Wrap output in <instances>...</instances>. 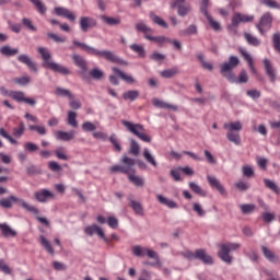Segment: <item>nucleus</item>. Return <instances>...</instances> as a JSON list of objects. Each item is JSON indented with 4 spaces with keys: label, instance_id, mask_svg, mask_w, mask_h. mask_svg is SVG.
I'll return each instance as SVG.
<instances>
[{
    "label": "nucleus",
    "instance_id": "nucleus-1",
    "mask_svg": "<svg viewBox=\"0 0 280 280\" xmlns=\"http://www.w3.org/2000/svg\"><path fill=\"white\" fill-rule=\"evenodd\" d=\"M240 66V58L237 56H230L229 60L220 66V73L231 84H246L248 82V72L241 70L238 77L235 75L233 69Z\"/></svg>",
    "mask_w": 280,
    "mask_h": 280
},
{
    "label": "nucleus",
    "instance_id": "nucleus-2",
    "mask_svg": "<svg viewBox=\"0 0 280 280\" xmlns=\"http://www.w3.org/2000/svg\"><path fill=\"white\" fill-rule=\"evenodd\" d=\"M72 45L70 49H75V47H79V49H82V51H85L89 56H95L96 58H104V60H107V62H113L114 65H122V67H128V61L117 57L113 51L110 50H100L95 47L89 46L85 43H81L78 39L72 40Z\"/></svg>",
    "mask_w": 280,
    "mask_h": 280
},
{
    "label": "nucleus",
    "instance_id": "nucleus-3",
    "mask_svg": "<svg viewBox=\"0 0 280 280\" xmlns=\"http://www.w3.org/2000/svg\"><path fill=\"white\" fill-rule=\"evenodd\" d=\"M38 54H40L44 62L43 67L45 69H50V71H54L55 73H60L61 75H70L71 70L65 66H60L59 63H56L54 61H50L51 54L47 51V48L39 47L37 49Z\"/></svg>",
    "mask_w": 280,
    "mask_h": 280
},
{
    "label": "nucleus",
    "instance_id": "nucleus-4",
    "mask_svg": "<svg viewBox=\"0 0 280 280\" xmlns=\"http://www.w3.org/2000/svg\"><path fill=\"white\" fill-rule=\"evenodd\" d=\"M18 202L22 209H25V211H28V213H33L34 215H38L40 211L35 206H30L24 199H21L14 195H11L7 198L0 199V207L2 209H12V203Z\"/></svg>",
    "mask_w": 280,
    "mask_h": 280
},
{
    "label": "nucleus",
    "instance_id": "nucleus-5",
    "mask_svg": "<svg viewBox=\"0 0 280 280\" xmlns=\"http://www.w3.org/2000/svg\"><path fill=\"white\" fill-rule=\"evenodd\" d=\"M131 253L135 257H148L149 259H154L155 262L143 261V266H156L161 268V259L159 258V254L148 247H141L139 245H135L131 247Z\"/></svg>",
    "mask_w": 280,
    "mask_h": 280
},
{
    "label": "nucleus",
    "instance_id": "nucleus-6",
    "mask_svg": "<svg viewBox=\"0 0 280 280\" xmlns=\"http://www.w3.org/2000/svg\"><path fill=\"white\" fill-rule=\"evenodd\" d=\"M136 164L137 161H135V159L129 158L128 155H122L120 159V165H113L109 167V171L112 174H117V172H119L120 174H127V176H130L131 174L137 173V170H135Z\"/></svg>",
    "mask_w": 280,
    "mask_h": 280
},
{
    "label": "nucleus",
    "instance_id": "nucleus-7",
    "mask_svg": "<svg viewBox=\"0 0 280 280\" xmlns=\"http://www.w3.org/2000/svg\"><path fill=\"white\" fill-rule=\"evenodd\" d=\"M120 124L126 127L128 132H131V135H135L140 139V141H143L144 143H152V138L145 133V128L141 124H132L128 120H121Z\"/></svg>",
    "mask_w": 280,
    "mask_h": 280
},
{
    "label": "nucleus",
    "instance_id": "nucleus-8",
    "mask_svg": "<svg viewBox=\"0 0 280 280\" xmlns=\"http://www.w3.org/2000/svg\"><path fill=\"white\" fill-rule=\"evenodd\" d=\"M242 245L240 243H226L219 245L218 257H220L225 264H233V257L230 253L233 250H238Z\"/></svg>",
    "mask_w": 280,
    "mask_h": 280
},
{
    "label": "nucleus",
    "instance_id": "nucleus-9",
    "mask_svg": "<svg viewBox=\"0 0 280 280\" xmlns=\"http://www.w3.org/2000/svg\"><path fill=\"white\" fill-rule=\"evenodd\" d=\"M272 13L266 12L260 16L258 23H256V28L258 30L259 34L264 36L268 30L272 27Z\"/></svg>",
    "mask_w": 280,
    "mask_h": 280
},
{
    "label": "nucleus",
    "instance_id": "nucleus-10",
    "mask_svg": "<svg viewBox=\"0 0 280 280\" xmlns=\"http://www.w3.org/2000/svg\"><path fill=\"white\" fill-rule=\"evenodd\" d=\"M72 60L75 67H79L80 74L83 80H86V72L89 71V63L86 62V59L80 55H72Z\"/></svg>",
    "mask_w": 280,
    "mask_h": 280
},
{
    "label": "nucleus",
    "instance_id": "nucleus-11",
    "mask_svg": "<svg viewBox=\"0 0 280 280\" xmlns=\"http://www.w3.org/2000/svg\"><path fill=\"white\" fill-rule=\"evenodd\" d=\"M9 97L19 103L24 102V104H28V106H36V100L25 97L24 92L11 91Z\"/></svg>",
    "mask_w": 280,
    "mask_h": 280
},
{
    "label": "nucleus",
    "instance_id": "nucleus-12",
    "mask_svg": "<svg viewBox=\"0 0 280 280\" xmlns=\"http://www.w3.org/2000/svg\"><path fill=\"white\" fill-rule=\"evenodd\" d=\"M79 25L81 31L86 33L89 30H93V27L97 25V20L91 16H81L79 20Z\"/></svg>",
    "mask_w": 280,
    "mask_h": 280
},
{
    "label": "nucleus",
    "instance_id": "nucleus-13",
    "mask_svg": "<svg viewBox=\"0 0 280 280\" xmlns=\"http://www.w3.org/2000/svg\"><path fill=\"white\" fill-rule=\"evenodd\" d=\"M253 21H255L254 15H245L240 12H236L232 16V27H237L240 23H253Z\"/></svg>",
    "mask_w": 280,
    "mask_h": 280
},
{
    "label": "nucleus",
    "instance_id": "nucleus-14",
    "mask_svg": "<svg viewBox=\"0 0 280 280\" xmlns=\"http://www.w3.org/2000/svg\"><path fill=\"white\" fill-rule=\"evenodd\" d=\"M54 13L57 16H63V19H68V21H71V23H75V14L71 12V10L65 8V7H57L54 9Z\"/></svg>",
    "mask_w": 280,
    "mask_h": 280
},
{
    "label": "nucleus",
    "instance_id": "nucleus-15",
    "mask_svg": "<svg viewBox=\"0 0 280 280\" xmlns=\"http://www.w3.org/2000/svg\"><path fill=\"white\" fill-rule=\"evenodd\" d=\"M34 198L37 200V202H47V200H54L56 195H54V192L49 191L48 189H42L34 192Z\"/></svg>",
    "mask_w": 280,
    "mask_h": 280
},
{
    "label": "nucleus",
    "instance_id": "nucleus-16",
    "mask_svg": "<svg viewBox=\"0 0 280 280\" xmlns=\"http://www.w3.org/2000/svg\"><path fill=\"white\" fill-rule=\"evenodd\" d=\"M199 261H202L205 266H212L213 264V257L211 255L207 254V250L203 248L196 249V258Z\"/></svg>",
    "mask_w": 280,
    "mask_h": 280
},
{
    "label": "nucleus",
    "instance_id": "nucleus-17",
    "mask_svg": "<svg viewBox=\"0 0 280 280\" xmlns=\"http://www.w3.org/2000/svg\"><path fill=\"white\" fill-rule=\"evenodd\" d=\"M207 180H208L210 187H212V189H215L217 191H219V194H221V196H226V189L219 182L218 178H215L214 176L208 175Z\"/></svg>",
    "mask_w": 280,
    "mask_h": 280
},
{
    "label": "nucleus",
    "instance_id": "nucleus-18",
    "mask_svg": "<svg viewBox=\"0 0 280 280\" xmlns=\"http://www.w3.org/2000/svg\"><path fill=\"white\" fill-rule=\"evenodd\" d=\"M238 54H241L242 58H244V60L247 62L250 73L257 75V69L255 68L250 54H248L244 48H238Z\"/></svg>",
    "mask_w": 280,
    "mask_h": 280
},
{
    "label": "nucleus",
    "instance_id": "nucleus-19",
    "mask_svg": "<svg viewBox=\"0 0 280 280\" xmlns=\"http://www.w3.org/2000/svg\"><path fill=\"white\" fill-rule=\"evenodd\" d=\"M19 62H22V65H26V67L30 69V71H33L34 73L38 72V67H36V63L33 62L32 58L27 55H20L18 56Z\"/></svg>",
    "mask_w": 280,
    "mask_h": 280
},
{
    "label": "nucleus",
    "instance_id": "nucleus-20",
    "mask_svg": "<svg viewBox=\"0 0 280 280\" xmlns=\"http://www.w3.org/2000/svg\"><path fill=\"white\" fill-rule=\"evenodd\" d=\"M55 137L58 141H73L75 137V131L70 130V131H61L58 130L55 132Z\"/></svg>",
    "mask_w": 280,
    "mask_h": 280
},
{
    "label": "nucleus",
    "instance_id": "nucleus-21",
    "mask_svg": "<svg viewBox=\"0 0 280 280\" xmlns=\"http://www.w3.org/2000/svg\"><path fill=\"white\" fill-rule=\"evenodd\" d=\"M127 200L129 201V207L132 209V211H135L136 215H145L144 211H143V206L141 205V202L131 199L130 197L127 198Z\"/></svg>",
    "mask_w": 280,
    "mask_h": 280
},
{
    "label": "nucleus",
    "instance_id": "nucleus-22",
    "mask_svg": "<svg viewBox=\"0 0 280 280\" xmlns=\"http://www.w3.org/2000/svg\"><path fill=\"white\" fill-rule=\"evenodd\" d=\"M136 31L144 34V38L148 40V36H152L154 34V30L150 28L145 23L139 22L136 24Z\"/></svg>",
    "mask_w": 280,
    "mask_h": 280
},
{
    "label": "nucleus",
    "instance_id": "nucleus-23",
    "mask_svg": "<svg viewBox=\"0 0 280 280\" xmlns=\"http://www.w3.org/2000/svg\"><path fill=\"white\" fill-rule=\"evenodd\" d=\"M152 102H153V106H155V108H164V109L174 110V112L178 110V106L165 103L159 98H153Z\"/></svg>",
    "mask_w": 280,
    "mask_h": 280
},
{
    "label": "nucleus",
    "instance_id": "nucleus-24",
    "mask_svg": "<svg viewBox=\"0 0 280 280\" xmlns=\"http://www.w3.org/2000/svg\"><path fill=\"white\" fill-rule=\"evenodd\" d=\"M113 73H115L116 75H118V78H120L121 80H124V82H127V84H135V78H132V75H128L126 73H124V71L119 70V68H112Z\"/></svg>",
    "mask_w": 280,
    "mask_h": 280
},
{
    "label": "nucleus",
    "instance_id": "nucleus-25",
    "mask_svg": "<svg viewBox=\"0 0 280 280\" xmlns=\"http://www.w3.org/2000/svg\"><path fill=\"white\" fill-rule=\"evenodd\" d=\"M84 231H85L86 235L93 236L96 233V235H98V237H104V231L97 224L89 225L85 228Z\"/></svg>",
    "mask_w": 280,
    "mask_h": 280
},
{
    "label": "nucleus",
    "instance_id": "nucleus-26",
    "mask_svg": "<svg viewBox=\"0 0 280 280\" xmlns=\"http://www.w3.org/2000/svg\"><path fill=\"white\" fill-rule=\"evenodd\" d=\"M262 62H264L265 71L268 78L270 79V82H275V80H277V74H275V68H272V63L268 59H265Z\"/></svg>",
    "mask_w": 280,
    "mask_h": 280
},
{
    "label": "nucleus",
    "instance_id": "nucleus-27",
    "mask_svg": "<svg viewBox=\"0 0 280 280\" xmlns=\"http://www.w3.org/2000/svg\"><path fill=\"white\" fill-rule=\"evenodd\" d=\"M100 19L105 23V25H109L110 27L121 25V19L120 18H113V16H108V15H100Z\"/></svg>",
    "mask_w": 280,
    "mask_h": 280
},
{
    "label": "nucleus",
    "instance_id": "nucleus-28",
    "mask_svg": "<svg viewBox=\"0 0 280 280\" xmlns=\"http://www.w3.org/2000/svg\"><path fill=\"white\" fill-rule=\"evenodd\" d=\"M156 198L161 205H165L168 209H178V203H176V201L170 200L162 195H156Z\"/></svg>",
    "mask_w": 280,
    "mask_h": 280
},
{
    "label": "nucleus",
    "instance_id": "nucleus-29",
    "mask_svg": "<svg viewBox=\"0 0 280 280\" xmlns=\"http://www.w3.org/2000/svg\"><path fill=\"white\" fill-rule=\"evenodd\" d=\"M226 139L231 143H234L235 145L242 144V138L240 137V132L237 131H228Z\"/></svg>",
    "mask_w": 280,
    "mask_h": 280
},
{
    "label": "nucleus",
    "instance_id": "nucleus-30",
    "mask_svg": "<svg viewBox=\"0 0 280 280\" xmlns=\"http://www.w3.org/2000/svg\"><path fill=\"white\" fill-rule=\"evenodd\" d=\"M224 130H229V132H240L242 130V122L234 121V122H225L223 125Z\"/></svg>",
    "mask_w": 280,
    "mask_h": 280
},
{
    "label": "nucleus",
    "instance_id": "nucleus-31",
    "mask_svg": "<svg viewBox=\"0 0 280 280\" xmlns=\"http://www.w3.org/2000/svg\"><path fill=\"white\" fill-rule=\"evenodd\" d=\"M1 56H5L7 58H11L12 56H16L19 54L18 48H11L10 46H2L0 48Z\"/></svg>",
    "mask_w": 280,
    "mask_h": 280
},
{
    "label": "nucleus",
    "instance_id": "nucleus-32",
    "mask_svg": "<svg viewBox=\"0 0 280 280\" xmlns=\"http://www.w3.org/2000/svg\"><path fill=\"white\" fill-rule=\"evenodd\" d=\"M264 184L267 189H270V191H272L277 196H280V187L275 182L268 178H264Z\"/></svg>",
    "mask_w": 280,
    "mask_h": 280
},
{
    "label": "nucleus",
    "instance_id": "nucleus-33",
    "mask_svg": "<svg viewBox=\"0 0 280 280\" xmlns=\"http://www.w3.org/2000/svg\"><path fill=\"white\" fill-rule=\"evenodd\" d=\"M0 230L3 237H16V231L12 230L8 224L0 223Z\"/></svg>",
    "mask_w": 280,
    "mask_h": 280
},
{
    "label": "nucleus",
    "instance_id": "nucleus-34",
    "mask_svg": "<svg viewBox=\"0 0 280 280\" xmlns=\"http://www.w3.org/2000/svg\"><path fill=\"white\" fill-rule=\"evenodd\" d=\"M131 51L137 54L138 58H145V48L139 44H131L129 46Z\"/></svg>",
    "mask_w": 280,
    "mask_h": 280
},
{
    "label": "nucleus",
    "instance_id": "nucleus-35",
    "mask_svg": "<svg viewBox=\"0 0 280 280\" xmlns=\"http://www.w3.org/2000/svg\"><path fill=\"white\" fill-rule=\"evenodd\" d=\"M261 253L268 261H277V259H278L277 255H275V252L270 250V248H268L265 245L261 246Z\"/></svg>",
    "mask_w": 280,
    "mask_h": 280
},
{
    "label": "nucleus",
    "instance_id": "nucleus-36",
    "mask_svg": "<svg viewBox=\"0 0 280 280\" xmlns=\"http://www.w3.org/2000/svg\"><path fill=\"white\" fill-rule=\"evenodd\" d=\"M142 156L144 158L147 163H149L153 167H159V163H156V160L153 158L152 153H150V150L144 149L142 152Z\"/></svg>",
    "mask_w": 280,
    "mask_h": 280
},
{
    "label": "nucleus",
    "instance_id": "nucleus-37",
    "mask_svg": "<svg viewBox=\"0 0 280 280\" xmlns=\"http://www.w3.org/2000/svg\"><path fill=\"white\" fill-rule=\"evenodd\" d=\"M177 14L178 16H187V14H189L191 12V5L189 4H177Z\"/></svg>",
    "mask_w": 280,
    "mask_h": 280
},
{
    "label": "nucleus",
    "instance_id": "nucleus-38",
    "mask_svg": "<svg viewBox=\"0 0 280 280\" xmlns=\"http://www.w3.org/2000/svg\"><path fill=\"white\" fill-rule=\"evenodd\" d=\"M244 38L248 45H252V47H259V45H261V42L257 37L250 35V33H244Z\"/></svg>",
    "mask_w": 280,
    "mask_h": 280
},
{
    "label": "nucleus",
    "instance_id": "nucleus-39",
    "mask_svg": "<svg viewBox=\"0 0 280 280\" xmlns=\"http://www.w3.org/2000/svg\"><path fill=\"white\" fill-rule=\"evenodd\" d=\"M138 97H139V91L137 90H129L122 93V98L129 100V102H135V100H138Z\"/></svg>",
    "mask_w": 280,
    "mask_h": 280
},
{
    "label": "nucleus",
    "instance_id": "nucleus-40",
    "mask_svg": "<svg viewBox=\"0 0 280 280\" xmlns=\"http://www.w3.org/2000/svg\"><path fill=\"white\" fill-rule=\"evenodd\" d=\"M162 78H166L167 80L174 78V75H178V68H171L160 72Z\"/></svg>",
    "mask_w": 280,
    "mask_h": 280
},
{
    "label": "nucleus",
    "instance_id": "nucleus-41",
    "mask_svg": "<svg viewBox=\"0 0 280 280\" xmlns=\"http://www.w3.org/2000/svg\"><path fill=\"white\" fill-rule=\"evenodd\" d=\"M148 40H151L152 43H158L159 47H163V44L170 42V37L166 36H148Z\"/></svg>",
    "mask_w": 280,
    "mask_h": 280
},
{
    "label": "nucleus",
    "instance_id": "nucleus-42",
    "mask_svg": "<svg viewBox=\"0 0 280 280\" xmlns=\"http://www.w3.org/2000/svg\"><path fill=\"white\" fill-rule=\"evenodd\" d=\"M141 147H139V142L137 140L131 139L130 140V147H129V154H132V156H139V150Z\"/></svg>",
    "mask_w": 280,
    "mask_h": 280
},
{
    "label": "nucleus",
    "instance_id": "nucleus-43",
    "mask_svg": "<svg viewBox=\"0 0 280 280\" xmlns=\"http://www.w3.org/2000/svg\"><path fill=\"white\" fill-rule=\"evenodd\" d=\"M39 243L40 245L49 253V255H54V247L51 246V243H49L45 236L40 235L39 236Z\"/></svg>",
    "mask_w": 280,
    "mask_h": 280
},
{
    "label": "nucleus",
    "instance_id": "nucleus-44",
    "mask_svg": "<svg viewBox=\"0 0 280 280\" xmlns=\"http://www.w3.org/2000/svg\"><path fill=\"white\" fill-rule=\"evenodd\" d=\"M189 189H191L194 191V194H197V196H201L202 198H205V196H207V192L205 190H202V188L194 182L189 183Z\"/></svg>",
    "mask_w": 280,
    "mask_h": 280
},
{
    "label": "nucleus",
    "instance_id": "nucleus-45",
    "mask_svg": "<svg viewBox=\"0 0 280 280\" xmlns=\"http://www.w3.org/2000/svg\"><path fill=\"white\" fill-rule=\"evenodd\" d=\"M28 130L32 132H37V135H40V137H45V135H47V129L45 126L31 125L28 126Z\"/></svg>",
    "mask_w": 280,
    "mask_h": 280
},
{
    "label": "nucleus",
    "instance_id": "nucleus-46",
    "mask_svg": "<svg viewBox=\"0 0 280 280\" xmlns=\"http://www.w3.org/2000/svg\"><path fill=\"white\" fill-rule=\"evenodd\" d=\"M55 93L58 97H69V100H73V94L67 89L56 88Z\"/></svg>",
    "mask_w": 280,
    "mask_h": 280
},
{
    "label": "nucleus",
    "instance_id": "nucleus-47",
    "mask_svg": "<svg viewBox=\"0 0 280 280\" xmlns=\"http://www.w3.org/2000/svg\"><path fill=\"white\" fill-rule=\"evenodd\" d=\"M128 179L130 180V183H133L136 187H143V185H145L143 178L136 176L135 173H131V175L128 176Z\"/></svg>",
    "mask_w": 280,
    "mask_h": 280
},
{
    "label": "nucleus",
    "instance_id": "nucleus-48",
    "mask_svg": "<svg viewBox=\"0 0 280 280\" xmlns=\"http://www.w3.org/2000/svg\"><path fill=\"white\" fill-rule=\"evenodd\" d=\"M271 43L275 51L280 54V33H275L271 37Z\"/></svg>",
    "mask_w": 280,
    "mask_h": 280
},
{
    "label": "nucleus",
    "instance_id": "nucleus-49",
    "mask_svg": "<svg viewBox=\"0 0 280 280\" xmlns=\"http://www.w3.org/2000/svg\"><path fill=\"white\" fill-rule=\"evenodd\" d=\"M243 215H248L255 211V205L253 203H243L240 206Z\"/></svg>",
    "mask_w": 280,
    "mask_h": 280
},
{
    "label": "nucleus",
    "instance_id": "nucleus-50",
    "mask_svg": "<svg viewBox=\"0 0 280 280\" xmlns=\"http://www.w3.org/2000/svg\"><path fill=\"white\" fill-rule=\"evenodd\" d=\"M150 16L155 25H160V27H164V30H167V22L161 19V16L155 15L154 13H151Z\"/></svg>",
    "mask_w": 280,
    "mask_h": 280
},
{
    "label": "nucleus",
    "instance_id": "nucleus-51",
    "mask_svg": "<svg viewBox=\"0 0 280 280\" xmlns=\"http://www.w3.org/2000/svg\"><path fill=\"white\" fill-rule=\"evenodd\" d=\"M78 114L75 112H68V125L72 128H78V120L75 119Z\"/></svg>",
    "mask_w": 280,
    "mask_h": 280
},
{
    "label": "nucleus",
    "instance_id": "nucleus-52",
    "mask_svg": "<svg viewBox=\"0 0 280 280\" xmlns=\"http://www.w3.org/2000/svg\"><path fill=\"white\" fill-rule=\"evenodd\" d=\"M55 156L59 159V161H69V155L65 152V148L60 147L55 150Z\"/></svg>",
    "mask_w": 280,
    "mask_h": 280
},
{
    "label": "nucleus",
    "instance_id": "nucleus-53",
    "mask_svg": "<svg viewBox=\"0 0 280 280\" xmlns=\"http://www.w3.org/2000/svg\"><path fill=\"white\" fill-rule=\"evenodd\" d=\"M31 3H33V5H35V9L37 10V12H39V14H45V12H47V7H45V4H43V2L40 0H30Z\"/></svg>",
    "mask_w": 280,
    "mask_h": 280
},
{
    "label": "nucleus",
    "instance_id": "nucleus-54",
    "mask_svg": "<svg viewBox=\"0 0 280 280\" xmlns=\"http://www.w3.org/2000/svg\"><path fill=\"white\" fill-rule=\"evenodd\" d=\"M90 77L93 80H102V78H104V71L100 70L98 68H93L90 70Z\"/></svg>",
    "mask_w": 280,
    "mask_h": 280
},
{
    "label": "nucleus",
    "instance_id": "nucleus-55",
    "mask_svg": "<svg viewBox=\"0 0 280 280\" xmlns=\"http://www.w3.org/2000/svg\"><path fill=\"white\" fill-rule=\"evenodd\" d=\"M109 141L114 147L115 152H121V144L119 143V140L115 133L109 137Z\"/></svg>",
    "mask_w": 280,
    "mask_h": 280
},
{
    "label": "nucleus",
    "instance_id": "nucleus-56",
    "mask_svg": "<svg viewBox=\"0 0 280 280\" xmlns=\"http://www.w3.org/2000/svg\"><path fill=\"white\" fill-rule=\"evenodd\" d=\"M25 132V124L20 122L19 127L13 128V137L16 139H20V137H23V133Z\"/></svg>",
    "mask_w": 280,
    "mask_h": 280
},
{
    "label": "nucleus",
    "instance_id": "nucleus-57",
    "mask_svg": "<svg viewBox=\"0 0 280 280\" xmlns=\"http://www.w3.org/2000/svg\"><path fill=\"white\" fill-rule=\"evenodd\" d=\"M234 187L238 190V191H248V189H250V185L244 180H238L234 184Z\"/></svg>",
    "mask_w": 280,
    "mask_h": 280
},
{
    "label": "nucleus",
    "instance_id": "nucleus-58",
    "mask_svg": "<svg viewBox=\"0 0 280 280\" xmlns=\"http://www.w3.org/2000/svg\"><path fill=\"white\" fill-rule=\"evenodd\" d=\"M180 34L182 36H191V34H198V27L191 24L186 30L182 31Z\"/></svg>",
    "mask_w": 280,
    "mask_h": 280
},
{
    "label": "nucleus",
    "instance_id": "nucleus-59",
    "mask_svg": "<svg viewBox=\"0 0 280 280\" xmlns=\"http://www.w3.org/2000/svg\"><path fill=\"white\" fill-rule=\"evenodd\" d=\"M82 130L83 132H95V130H97V127L91 121H85L82 124Z\"/></svg>",
    "mask_w": 280,
    "mask_h": 280
},
{
    "label": "nucleus",
    "instance_id": "nucleus-60",
    "mask_svg": "<svg viewBox=\"0 0 280 280\" xmlns=\"http://www.w3.org/2000/svg\"><path fill=\"white\" fill-rule=\"evenodd\" d=\"M0 137H3V139H8L12 143V145H16L19 143V141L12 138V136H10V133H8V131H5V129L3 128H0Z\"/></svg>",
    "mask_w": 280,
    "mask_h": 280
},
{
    "label": "nucleus",
    "instance_id": "nucleus-61",
    "mask_svg": "<svg viewBox=\"0 0 280 280\" xmlns=\"http://www.w3.org/2000/svg\"><path fill=\"white\" fill-rule=\"evenodd\" d=\"M242 172L243 176H245L246 178H253V176H255V171L248 165L243 166Z\"/></svg>",
    "mask_w": 280,
    "mask_h": 280
},
{
    "label": "nucleus",
    "instance_id": "nucleus-62",
    "mask_svg": "<svg viewBox=\"0 0 280 280\" xmlns=\"http://www.w3.org/2000/svg\"><path fill=\"white\" fill-rule=\"evenodd\" d=\"M206 18H207V20L209 21L210 27L213 28L214 32H220V30L222 28V27L220 26V24H219L217 21H214V19L211 18V15H209V14L206 15Z\"/></svg>",
    "mask_w": 280,
    "mask_h": 280
},
{
    "label": "nucleus",
    "instance_id": "nucleus-63",
    "mask_svg": "<svg viewBox=\"0 0 280 280\" xmlns=\"http://www.w3.org/2000/svg\"><path fill=\"white\" fill-rule=\"evenodd\" d=\"M47 37L55 43H66L67 38L58 36L56 33H47Z\"/></svg>",
    "mask_w": 280,
    "mask_h": 280
},
{
    "label": "nucleus",
    "instance_id": "nucleus-64",
    "mask_svg": "<svg viewBox=\"0 0 280 280\" xmlns=\"http://www.w3.org/2000/svg\"><path fill=\"white\" fill-rule=\"evenodd\" d=\"M107 224L110 229H118L119 220L115 217H108L107 218Z\"/></svg>",
    "mask_w": 280,
    "mask_h": 280
}]
</instances>
